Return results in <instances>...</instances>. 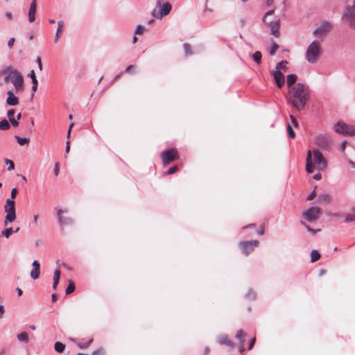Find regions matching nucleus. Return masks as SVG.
I'll list each match as a JSON object with an SVG mask.
<instances>
[{
  "instance_id": "nucleus-1",
  "label": "nucleus",
  "mask_w": 355,
  "mask_h": 355,
  "mask_svg": "<svg viewBox=\"0 0 355 355\" xmlns=\"http://www.w3.org/2000/svg\"><path fill=\"white\" fill-rule=\"evenodd\" d=\"M288 93V103L298 111L303 110L309 98V87L303 83H298L289 89Z\"/></svg>"
},
{
  "instance_id": "nucleus-2",
  "label": "nucleus",
  "mask_w": 355,
  "mask_h": 355,
  "mask_svg": "<svg viewBox=\"0 0 355 355\" xmlns=\"http://www.w3.org/2000/svg\"><path fill=\"white\" fill-rule=\"evenodd\" d=\"M327 166V162L320 150L314 148L309 150L306 159V171L308 173H312L314 168L318 171H324Z\"/></svg>"
},
{
  "instance_id": "nucleus-3",
  "label": "nucleus",
  "mask_w": 355,
  "mask_h": 355,
  "mask_svg": "<svg viewBox=\"0 0 355 355\" xmlns=\"http://www.w3.org/2000/svg\"><path fill=\"white\" fill-rule=\"evenodd\" d=\"M3 73L6 75L4 78L5 82H10L13 85L16 94L23 90L24 80L22 74L19 71L8 68L4 70Z\"/></svg>"
},
{
  "instance_id": "nucleus-4",
  "label": "nucleus",
  "mask_w": 355,
  "mask_h": 355,
  "mask_svg": "<svg viewBox=\"0 0 355 355\" xmlns=\"http://www.w3.org/2000/svg\"><path fill=\"white\" fill-rule=\"evenodd\" d=\"M340 20L347 28L355 30V0L343 8Z\"/></svg>"
},
{
  "instance_id": "nucleus-5",
  "label": "nucleus",
  "mask_w": 355,
  "mask_h": 355,
  "mask_svg": "<svg viewBox=\"0 0 355 355\" xmlns=\"http://www.w3.org/2000/svg\"><path fill=\"white\" fill-rule=\"evenodd\" d=\"M323 50L321 42L318 40L313 41L308 46L306 51V60L310 64H314L318 62L322 54Z\"/></svg>"
},
{
  "instance_id": "nucleus-6",
  "label": "nucleus",
  "mask_w": 355,
  "mask_h": 355,
  "mask_svg": "<svg viewBox=\"0 0 355 355\" xmlns=\"http://www.w3.org/2000/svg\"><path fill=\"white\" fill-rule=\"evenodd\" d=\"M274 12V10L267 11L263 17V21L270 28V34L276 37H279L280 19L277 17H273Z\"/></svg>"
},
{
  "instance_id": "nucleus-7",
  "label": "nucleus",
  "mask_w": 355,
  "mask_h": 355,
  "mask_svg": "<svg viewBox=\"0 0 355 355\" xmlns=\"http://www.w3.org/2000/svg\"><path fill=\"white\" fill-rule=\"evenodd\" d=\"M172 6L168 2H164V0H157L155 8L152 10L151 15L157 19H162L168 15L171 11Z\"/></svg>"
},
{
  "instance_id": "nucleus-8",
  "label": "nucleus",
  "mask_w": 355,
  "mask_h": 355,
  "mask_svg": "<svg viewBox=\"0 0 355 355\" xmlns=\"http://www.w3.org/2000/svg\"><path fill=\"white\" fill-rule=\"evenodd\" d=\"M4 211L6 216L4 220V225L6 226L8 223L13 222L16 219L15 211V202L12 199H7L6 205H4Z\"/></svg>"
},
{
  "instance_id": "nucleus-9",
  "label": "nucleus",
  "mask_w": 355,
  "mask_h": 355,
  "mask_svg": "<svg viewBox=\"0 0 355 355\" xmlns=\"http://www.w3.org/2000/svg\"><path fill=\"white\" fill-rule=\"evenodd\" d=\"M336 132L344 136H353L355 135V128L353 125L339 121L334 125Z\"/></svg>"
},
{
  "instance_id": "nucleus-10",
  "label": "nucleus",
  "mask_w": 355,
  "mask_h": 355,
  "mask_svg": "<svg viewBox=\"0 0 355 355\" xmlns=\"http://www.w3.org/2000/svg\"><path fill=\"white\" fill-rule=\"evenodd\" d=\"M322 214V209L318 207H311L303 213L304 218L309 222L317 220Z\"/></svg>"
},
{
  "instance_id": "nucleus-11",
  "label": "nucleus",
  "mask_w": 355,
  "mask_h": 355,
  "mask_svg": "<svg viewBox=\"0 0 355 355\" xmlns=\"http://www.w3.org/2000/svg\"><path fill=\"white\" fill-rule=\"evenodd\" d=\"M161 156L164 165H168L178 158V151L175 148L163 151Z\"/></svg>"
},
{
  "instance_id": "nucleus-12",
  "label": "nucleus",
  "mask_w": 355,
  "mask_h": 355,
  "mask_svg": "<svg viewBox=\"0 0 355 355\" xmlns=\"http://www.w3.org/2000/svg\"><path fill=\"white\" fill-rule=\"evenodd\" d=\"M331 28L332 24L329 21H322L321 24L313 31V35L316 37H322L327 35Z\"/></svg>"
},
{
  "instance_id": "nucleus-13",
  "label": "nucleus",
  "mask_w": 355,
  "mask_h": 355,
  "mask_svg": "<svg viewBox=\"0 0 355 355\" xmlns=\"http://www.w3.org/2000/svg\"><path fill=\"white\" fill-rule=\"evenodd\" d=\"M239 244L241 248L243 254L248 255L258 245L259 241L254 240L249 241H241Z\"/></svg>"
},
{
  "instance_id": "nucleus-14",
  "label": "nucleus",
  "mask_w": 355,
  "mask_h": 355,
  "mask_svg": "<svg viewBox=\"0 0 355 355\" xmlns=\"http://www.w3.org/2000/svg\"><path fill=\"white\" fill-rule=\"evenodd\" d=\"M67 209H59L57 211L58 223L60 225H71L73 224V219L71 217L63 216L62 214L67 213Z\"/></svg>"
},
{
  "instance_id": "nucleus-15",
  "label": "nucleus",
  "mask_w": 355,
  "mask_h": 355,
  "mask_svg": "<svg viewBox=\"0 0 355 355\" xmlns=\"http://www.w3.org/2000/svg\"><path fill=\"white\" fill-rule=\"evenodd\" d=\"M315 141L318 146L322 148H327L331 143L329 137L322 134L317 135Z\"/></svg>"
},
{
  "instance_id": "nucleus-16",
  "label": "nucleus",
  "mask_w": 355,
  "mask_h": 355,
  "mask_svg": "<svg viewBox=\"0 0 355 355\" xmlns=\"http://www.w3.org/2000/svg\"><path fill=\"white\" fill-rule=\"evenodd\" d=\"M15 91L8 90L7 92L6 103L10 106H15L19 103V98L15 95Z\"/></svg>"
},
{
  "instance_id": "nucleus-17",
  "label": "nucleus",
  "mask_w": 355,
  "mask_h": 355,
  "mask_svg": "<svg viewBox=\"0 0 355 355\" xmlns=\"http://www.w3.org/2000/svg\"><path fill=\"white\" fill-rule=\"evenodd\" d=\"M32 266H33V269L31 271L30 275L32 279L35 280V279H37L40 277V264L37 260H35V261H33Z\"/></svg>"
},
{
  "instance_id": "nucleus-18",
  "label": "nucleus",
  "mask_w": 355,
  "mask_h": 355,
  "mask_svg": "<svg viewBox=\"0 0 355 355\" xmlns=\"http://www.w3.org/2000/svg\"><path fill=\"white\" fill-rule=\"evenodd\" d=\"M37 0H32L28 10V21L33 22L35 19Z\"/></svg>"
},
{
  "instance_id": "nucleus-19",
  "label": "nucleus",
  "mask_w": 355,
  "mask_h": 355,
  "mask_svg": "<svg viewBox=\"0 0 355 355\" xmlns=\"http://www.w3.org/2000/svg\"><path fill=\"white\" fill-rule=\"evenodd\" d=\"M275 81L279 88H281L285 83L284 76L280 71L276 70L273 72Z\"/></svg>"
},
{
  "instance_id": "nucleus-20",
  "label": "nucleus",
  "mask_w": 355,
  "mask_h": 355,
  "mask_svg": "<svg viewBox=\"0 0 355 355\" xmlns=\"http://www.w3.org/2000/svg\"><path fill=\"white\" fill-rule=\"evenodd\" d=\"M217 341L220 345H225L228 347L233 348L234 347V343L229 339L228 336L227 335H220L218 336Z\"/></svg>"
},
{
  "instance_id": "nucleus-21",
  "label": "nucleus",
  "mask_w": 355,
  "mask_h": 355,
  "mask_svg": "<svg viewBox=\"0 0 355 355\" xmlns=\"http://www.w3.org/2000/svg\"><path fill=\"white\" fill-rule=\"evenodd\" d=\"M64 27V22L62 21H59L58 22V29L55 35L54 42L55 43H58L62 32V28Z\"/></svg>"
},
{
  "instance_id": "nucleus-22",
  "label": "nucleus",
  "mask_w": 355,
  "mask_h": 355,
  "mask_svg": "<svg viewBox=\"0 0 355 355\" xmlns=\"http://www.w3.org/2000/svg\"><path fill=\"white\" fill-rule=\"evenodd\" d=\"M297 80V76L295 74L291 73L287 76L286 78V84L289 87V89L294 86L295 83Z\"/></svg>"
},
{
  "instance_id": "nucleus-23",
  "label": "nucleus",
  "mask_w": 355,
  "mask_h": 355,
  "mask_svg": "<svg viewBox=\"0 0 355 355\" xmlns=\"http://www.w3.org/2000/svg\"><path fill=\"white\" fill-rule=\"evenodd\" d=\"M15 110L13 109L9 110L7 112V116L9 119L10 122L13 126H17L19 125L18 121L14 117Z\"/></svg>"
},
{
  "instance_id": "nucleus-24",
  "label": "nucleus",
  "mask_w": 355,
  "mask_h": 355,
  "mask_svg": "<svg viewBox=\"0 0 355 355\" xmlns=\"http://www.w3.org/2000/svg\"><path fill=\"white\" fill-rule=\"evenodd\" d=\"M331 201V197L327 193H322L318 196V202L320 203H329Z\"/></svg>"
},
{
  "instance_id": "nucleus-25",
  "label": "nucleus",
  "mask_w": 355,
  "mask_h": 355,
  "mask_svg": "<svg viewBox=\"0 0 355 355\" xmlns=\"http://www.w3.org/2000/svg\"><path fill=\"white\" fill-rule=\"evenodd\" d=\"M17 338L19 342H21V343H24L26 344H27L29 342L28 335L25 331L21 332L20 334H17Z\"/></svg>"
},
{
  "instance_id": "nucleus-26",
  "label": "nucleus",
  "mask_w": 355,
  "mask_h": 355,
  "mask_svg": "<svg viewBox=\"0 0 355 355\" xmlns=\"http://www.w3.org/2000/svg\"><path fill=\"white\" fill-rule=\"evenodd\" d=\"M60 277V271L59 269H55L53 273V288L54 289H56L57 286L59 283Z\"/></svg>"
},
{
  "instance_id": "nucleus-27",
  "label": "nucleus",
  "mask_w": 355,
  "mask_h": 355,
  "mask_svg": "<svg viewBox=\"0 0 355 355\" xmlns=\"http://www.w3.org/2000/svg\"><path fill=\"white\" fill-rule=\"evenodd\" d=\"M355 220V208H353L350 213L347 214L345 219V223H351Z\"/></svg>"
},
{
  "instance_id": "nucleus-28",
  "label": "nucleus",
  "mask_w": 355,
  "mask_h": 355,
  "mask_svg": "<svg viewBox=\"0 0 355 355\" xmlns=\"http://www.w3.org/2000/svg\"><path fill=\"white\" fill-rule=\"evenodd\" d=\"M15 138L17 139V143L21 146L28 144L30 141L29 138H27V137H20L17 135H15Z\"/></svg>"
},
{
  "instance_id": "nucleus-29",
  "label": "nucleus",
  "mask_w": 355,
  "mask_h": 355,
  "mask_svg": "<svg viewBox=\"0 0 355 355\" xmlns=\"http://www.w3.org/2000/svg\"><path fill=\"white\" fill-rule=\"evenodd\" d=\"M320 257V254L316 250H313L311 252V261L315 262L318 261Z\"/></svg>"
},
{
  "instance_id": "nucleus-30",
  "label": "nucleus",
  "mask_w": 355,
  "mask_h": 355,
  "mask_svg": "<svg viewBox=\"0 0 355 355\" xmlns=\"http://www.w3.org/2000/svg\"><path fill=\"white\" fill-rule=\"evenodd\" d=\"M64 348H65V345L60 342H56L54 345V349L58 353L62 352L64 351Z\"/></svg>"
},
{
  "instance_id": "nucleus-31",
  "label": "nucleus",
  "mask_w": 355,
  "mask_h": 355,
  "mask_svg": "<svg viewBox=\"0 0 355 355\" xmlns=\"http://www.w3.org/2000/svg\"><path fill=\"white\" fill-rule=\"evenodd\" d=\"M10 128L9 122L6 119H3L0 121V130H6Z\"/></svg>"
},
{
  "instance_id": "nucleus-32",
  "label": "nucleus",
  "mask_w": 355,
  "mask_h": 355,
  "mask_svg": "<svg viewBox=\"0 0 355 355\" xmlns=\"http://www.w3.org/2000/svg\"><path fill=\"white\" fill-rule=\"evenodd\" d=\"M75 290V285L72 281L69 282V285L66 288V294L69 295L72 293Z\"/></svg>"
},
{
  "instance_id": "nucleus-33",
  "label": "nucleus",
  "mask_w": 355,
  "mask_h": 355,
  "mask_svg": "<svg viewBox=\"0 0 355 355\" xmlns=\"http://www.w3.org/2000/svg\"><path fill=\"white\" fill-rule=\"evenodd\" d=\"M262 55L260 51H256L252 54V58L257 63H259L261 60Z\"/></svg>"
},
{
  "instance_id": "nucleus-34",
  "label": "nucleus",
  "mask_w": 355,
  "mask_h": 355,
  "mask_svg": "<svg viewBox=\"0 0 355 355\" xmlns=\"http://www.w3.org/2000/svg\"><path fill=\"white\" fill-rule=\"evenodd\" d=\"M287 63L286 60L278 62L276 65V69L278 71H280V69L286 70Z\"/></svg>"
},
{
  "instance_id": "nucleus-35",
  "label": "nucleus",
  "mask_w": 355,
  "mask_h": 355,
  "mask_svg": "<svg viewBox=\"0 0 355 355\" xmlns=\"http://www.w3.org/2000/svg\"><path fill=\"white\" fill-rule=\"evenodd\" d=\"M93 342V339L91 338L89 340V341L87 343H77V345L78 347L80 348V349H86Z\"/></svg>"
},
{
  "instance_id": "nucleus-36",
  "label": "nucleus",
  "mask_w": 355,
  "mask_h": 355,
  "mask_svg": "<svg viewBox=\"0 0 355 355\" xmlns=\"http://www.w3.org/2000/svg\"><path fill=\"white\" fill-rule=\"evenodd\" d=\"M279 49L278 44H277L274 41H272V46L270 50V55H275L277 50Z\"/></svg>"
},
{
  "instance_id": "nucleus-37",
  "label": "nucleus",
  "mask_w": 355,
  "mask_h": 355,
  "mask_svg": "<svg viewBox=\"0 0 355 355\" xmlns=\"http://www.w3.org/2000/svg\"><path fill=\"white\" fill-rule=\"evenodd\" d=\"M14 232V230L12 227L7 228L2 232V235L6 238H9L10 235Z\"/></svg>"
},
{
  "instance_id": "nucleus-38",
  "label": "nucleus",
  "mask_w": 355,
  "mask_h": 355,
  "mask_svg": "<svg viewBox=\"0 0 355 355\" xmlns=\"http://www.w3.org/2000/svg\"><path fill=\"white\" fill-rule=\"evenodd\" d=\"M301 224H302L303 225H304L306 228V230L310 232L311 233H312L313 234H315L316 232L320 231V230L318 229V230H315V229H313L311 228L309 225H306L304 222L303 221H301Z\"/></svg>"
},
{
  "instance_id": "nucleus-39",
  "label": "nucleus",
  "mask_w": 355,
  "mask_h": 355,
  "mask_svg": "<svg viewBox=\"0 0 355 355\" xmlns=\"http://www.w3.org/2000/svg\"><path fill=\"white\" fill-rule=\"evenodd\" d=\"M5 163L6 165H8V171H12L15 168V164L14 162L8 159H6Z\"/></svg>"
},
{
  "instance_id": "nucleus-40",
  "label": "nucleus",
  "mask_w": 355,
  "mask_h": 355,
  "mask_svg": "<svg viewBox=\"0 0 355 355\" xmlns=\"http://www.w3.org/2000/svg\"><path fill=\"white\" fill-rule=\"evenodd\" d=\"M145 31V27L142 25H138L137 27H136V29H135V34H137V35H141L144 33Z\"/></svg>"
},
{
  "instance_id": "nucleus-41",
  "label": "nucleus",
  "mask_w": 355,
  "mask_h": 355,
  "mask_svg": "<svg viewBox=\"0 0 355 355\" xmlns=\"http://www.w3.org/2000/svg\"><path fill=\"white\" fill-rule=\"evenodd\" d=\"M183 48H184L186 55H189L192 54V53L191 51V46L189 44H187V43L184 44Z\"/></svg>"
},
{
  "instance_id": "nucleus-42",
  "label": "nucleus",
  "mask_w": 355,
  "mask_h": 355,
  "mask_svg": "<svg viewBox=\"0 0 355 355\" xmlns=\"http://www.w3.org/2000/svg\"><path fill=\"white\" fill-rule=\"evenodd\" d=\"M246 297L250 300H254L256 298V293L252 290H249L248 293L246 294Z\"/></svg>"
},
{
  "instance_id": "nucleus-43",
  "label": "nucleus",
  "mask_w": 355,
  "mask_h": 355,
  "mask_svg": "<svg viewBox=\"0 0 355 355\" xmlns=\"http://www.w3.org/2000/svg\"><path fill=\"white\" fill-rule=\"evenodd\" d=\"M245 335L246 334L243 331V330H239V331H237V333L236 334V338L239 339L240 341H241V340H245L243 338V337H245Z\"/></svg>"
},
{
  "instance_id": "nucleus-44",
  "label": "nucleus",
  "mask_w": 355,
  "mask_h": 355,
  "mask_svg": "<svg viewBox=\"0 0 355 355\" xmlns=\"http://www.w3.org/2000/svg\"><path fill=\"white\" fill-rule=\"evenodd\" d=\"M287 131H288V136L291 138H294L295 137V135L294 130H293L291 125H289V124L287 125Z\"/></svg>"
},
{
  "instance_id": "nucleus-45",
  "label": "nucleus",
  "mask_w": 355,
  "mask_h": 355,
  "mask_svg": "<svg viewBox=\"0 0 355 355\" xmlns=\"http://www.w3.org/2000/svg\"><path fill=\"white\" fill-rule=\"evenodd\" d=\"M178 166H172L168 170V171L166 172V174L172 175V174L176 173L178 171Z\"/></svg>"
},
{
  "instance_id": "nucleus-46",
  "label": "nucleus",
  "mask_w": 355,
  "mask_h": 355,
  "mask_svg": "<svg viewBox=\"0 0 355 355\" xmlns=\"http://www.w3.org/2000/svg\"><path fill=\"white\" fill-rule=\"evenodd\" d=\"M28 76L31 78L32 83L37 81L34 70L30 71Z\"/></svg>"
},
{
  "instance_id": "nucleus-47",
  "label": "nucleus",
  "mask_w": 355,
  "mask_h": 355,
  "mask_svg": "<svg viewBox=\"0 0 355 355\" xmlns=\"http://www.w3.org/2000/svg\"><path fill=\"white\" fill-rule=\"evenodd\" d=\"M104 353L103 349L101 348L92 352V355H103Z\"/></svg>"
},
{
  "instance_id": "nucleus-48",
  "label": "nucleus",
  "mask_w": 355,
  "mask_h": 355,
  "mask_svg": "<svg viewBox=\"0 0 355 355\" xmlns=\"http://www.w3.org/2000/svg\"><path fill=\"white\" fill-rule=\"evenodd\" d=\"M53 172L55 176H58L60 172L59 164L56 163L53 169Z\"/></svg>"
},
{
  "instance_id": "nucleus-49",
  "label": "nucleus",
  "mask_w": 355,
  "mask_h": 355,
  "mask_svg": "<svg viewBox=\"0 0 355 355\" xmlns=\"http://www.w3.org/2000/svg\"><path fill=\"white\" fill-rule=\"evenodd\" d=\"M15 38L14 37H11L10 38V40H8V46L9 47V49H12L13 45H14V43H15Z\"/></svg>"
},
{
  "instance_id": "nucleus-50",
  "label": "nucleus",
  "mask_w": 355,
  "mask_h": 355,
  "mask_svg": "<svg viewBox=\"0 0 355 355\" xmlns=\"http://www.w3.org/2000/svg\"><path fill=\"white\" fill-rule=\"evenodd\" d=\"M315 196V189L307 197V200H311L314 198V197Z\"/></svg>"
},
{
  "instance_id": "nucleus-51",
  "label": "nucleus",
  "mask_w": 355,
  "mask_h": 355,
  "mask_svg": "<svg viewBox=\"0 0 355 355\" xmlns=\"http://www.w3.org/2000/svg\"><path fill=\"white\" fill-rule=\"evenodd\" d=\"M244 343H245V340H241L238 346V347L241 352L244 350Z\"/></svg>"
},
{
  "instance_id": "nucleus-52",
  "label": "nucleus",
  "mask_w": 355,
  "mask_h": 355,
  "mask_svg": "<svg viewBox=\"0 0 355 355\" xmlns=\"http://www.w3.org/2000/svg\"><path fill=\"white\" fill-rule=\"evenodd\" d=\"M36 62L38 64L39 69L40 71H42V62H41V58L40 57H37V59H36Z\"/></svg>"
},
{
  "instance_id": "nucleus-53",
  "label": "nucleus",
  "mask_w": 355,
  "mask_h": 355,
  "mask_svg": "<svg viewBox=\"0 0 355 355\" xmlns=\"http://www.w3.org/2000/svg\"><path fill=\"white\" fill-rule=\"evenodd\" d=\"M17 193V189L16 188H13L12 189L11 193H10L11 198H15Z\"/></svg>"
},
{
  "instance_id": "nucleus-54",
  "label": "nucleus",
  "mask_w": 355,
  "mask_h": 355,
  "mask_svg": "<svg viewBox=\"0 0 355 355\" xmlns=\"http://www.w3.org/2000/svg\"><path fill=\"white\" fill-rule=\"evenodd\" d=\"M37 84H38V82H37H37H33V86H32V90H33V95H34V92H36V90H37Z\"/></svg>"
},
{
  "instance_id": "nucleus-55",
  "label": "nucleus",
  "mask_w": 355,
  "mask_h": 355,
  "mask_svg": "<svg viewBox=\"0 0 355 355\" xmlns=\"http://www.w3.org/2000/svg\"><path fill=\"white\" fill-rule=\"evenodd\" d=\"M291 117V121H292V123L293 125L295 126V127H297V120L295 119V117L292 115L290 116Z\"/></svg>"
},
{
  "instance_id": "nucleus-56",
  "label": "nucleus",
  "mask_w": 355,
  "mask_h": 355,
  "mask_svg": "<svg viewBox=\"0 0 355 355\" xmlns=\"http://www.w3.org/2000/svg\"><path fill=\"white\" fill-rule=\"evenodd\" d=\"M254 343H255V338H253L250 340V342L249 347H248V349H251L253 347V346H254Z\"/></svg>"
},
{
  "instance_id": "nucleus-57",
  "label": "nucleus",
  "mask_w": 355,
  "mask_h": 355,
  "mask_svg": "<svg viewBox=\"0 0 355 355\" xmlns=\"http://www.w3.org/2000/svg\"><path fill=\"white\" fill-rule=\"evenodd\" d=\"M321 178H322V175L320 173L314 175V176H313V179L315 180H321Z\"/></svg>"
},
{
  "instance_id": "nucleus-58",
  "label": "nucleus",
  "mask_w": 355,
  "mask_h": 355,
  "mask_svg": "<svg viewBox=\"0 0 355 355\" xmlns=\"http://www.w3.org/2000/svg\"><path fill=\"white\" fill-rule=\"evenodd\" d=\"M3 313L4 307L1 304H0V319L3 317Z\"/></svg>"
},
{
  "instance_id": "nucleus-59",
  "label": "nucleus",
  "mask_w": 355,
  "mask_h": 355,
  "mask_svg": "<svg viewBox=\"0 0 355 355\" xmlns=\"http://www.w3.org/2000/svg\"><path fill=\"white\" fill-rule=\"evenodd\" d=\"M70 150V142L69 141H67L66 142V148H65V151L67 153H68Z\"/></svg>"
},
{
  "instance_id": "nucleus-60",
  "label": "nucleus",
  "mask_w": 355,
  "mask_h": 355,
  "mask_svg": "<svg viewBox=\"0 0 355 355\" xmlns=\"http://www.w3.org/2000/svg\"><path fill=\"white\" fill-rule=\"evenodd\" d=\"M134 68H135V67L133 65H129L128 67H126L125 72L131 73L132 69Z\"/></svg>"
},
{
  "instance_id": "nucleus-61",
  "label": "nucleus",
  "mask_w": 355,
  "mask_h": 355,
  "mask_svg": "<svg viewBox=\"0 0 355 355\" xmlns=\"http://www.w3.org/2000/svg\"><path fill=\"white\" fill-rule=\"evenodd\" d=\"M258 234L259 235H263L264 234V227H263V226L260 227V228H259V230L258 231Z\"/></svg>"
},
{
  "instance_id": "nucleus-62",
  "label": "nucleus",
  "mask_w": 355,
  "mask_h": 355,
  "mask_svg": "<svg viewBox=\"0 0 355 355\" xmlns=\"http://www.w3.org/2000/svg\"><path fill=\"white\" fill-rule=\"evenodd\" d=\"M346 144H347L346 141H343L341 144L340 148L343 151H344L345 149Z\"/></svg>"
},
{
  "instance_id": "nucleus-63",
  "label": "nucleus",
  "mask_w": 355,
  "mask_h": 355,
  "mask_svg": "<svg viewBox=\"0 0 355 355\" xmlns=\"http://www.w3.org/2000/svg\"><path fill=\"white\" fill-rule=\"evenodd\" d=\"M6 17L8 19H12V13H11V12H7L6 13Z\"/></svg>"
},
{
  "instance_id": "nucleus-64",
  "label": "nucleus",
  "mask_w": 355,
  "mask_h": 355,
  "mask_svg": "<svg viewBox=\"0 0 355 355\" xmlns=\"http://www.w3.org/2000/svg\"><path fill=\"white\" fill-rule=\"evenodd\" d=\"M57 298H58V296L55 293H53L52 295H51V299H52V301L53 302H55L57 300Z\"/></svg>"
}]
</instances>
